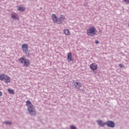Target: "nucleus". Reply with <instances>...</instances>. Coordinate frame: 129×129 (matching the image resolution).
Segmentation results:
<instances>
[{"label": "nucleus", "mask_w": 129, "mask_h": 129, "mask_svg": "<svg viewBox=\"0 0 129 129\" xmlns=\"http://www.w3.org/2000/svg\"><path fill=\"white\" fill-rule=\"evenodd\" d=\"M90 67L91 70H93V71H95V70H97V69L98 68V65L95 63H92L90 65Z\"/></svg>", "instance_id": "423d86ee"}, {"label": "nucleus", "mask_w": 129, "mask_h": 129, "mask_svg": "<svg viewBox=\"0 0 129 129\" xmlns=\"http://www.w3.org/2000/svg\"><path fill=\"white\" fill-rule=\"evenodd\" d=\"M0 80L4 81L5 83H11V77L6 74H2L0 75Z\"/></svg>", "instance_id": "7ed1b4c3"}, {"label": "nucleus", "mask_w": 129, "mask_h": 129, "mask_svg": "<svg viewBox=\"0 0 129 129\" xmlns=\"http://www.w3.org/2000/svg\"><path fill=\"white\" fill-rule=\"evenodd\" d=\"M70 128H71V129H76V127H75V126H73V125H71V126H70Z\"/></svg>", "instance_id": "6ab92c4d"}, {"label": "nucleus", "mask_w": 129, "mask_h": 129, "mask_svg": "<svg viewBox=\"0 0 129 129\" xmlns=\"http://www.w3.org/2000/svg\"><path fill=\"white\" fill-rule=\"evenodd\" d=\"M51 19L53 22H54V23H57L58 21V17L56 15V14H52Z\"/></svg>", "instance_id": "9d476101"}, {"label": "nucleus", "mask_w": 129, "mask_h": 129, "mask_svg": "<svg viewBox=\"0 0 129 129\" xmlns=\"http://www.w3.org/2000/svg\"><path fill=\"white\" fill-rule=\"evenodd\" d=\"M67 60L69 62H71V61L73 60V57L72 56V53H71V52H69L68 54Z\"/></svg>", "instance_id": "9b49d317"}, {"label": "nucleus", "mask_w": 129, "mask_h": 129, "mask_svg": "<svg viewBox=\"0 0 129 129\" xmlns=\"http://www.w3.org/2000/svg\"><path fill=\"white\" fill-rule=\"evenodd\" d=\"M8 92H9V93H10L11 94H15V91H14V90L11 89L10 88H9L8 89Z\"/></svg>", "instance_id": "2eb2a0df"}, {"label": "nucleus", "mask_w": 129, "mask_h": 129, "mask_svg": "<svg viewBox=\"0 0 129 129\" xmlns=\"http://www.w3.org/2000/svg\"><path fill=\"white\" fill-rule=\"evenodd\" d=\"M74 85H75L76 89H80L82 87V85L80 82H75L74 83Z\"/></svg>", "instance_id": "0eeeda50"}, {"label": "nucleus", "mask_w": 129, "mask_h": 129, "mask_svg": "<svg viewBox=\"0 0 129 129\" xmlns=\"http://www.w3.org/2000/svg\"><path fill=\"white\" fill-rule=\"evenodd\" d=\"M26 10V8L21 6H17V11L19 12H24Z\"/></svg>", "instance_id": "ddd939ff"}, {"label": "nucleus", "mask_w": 129, "mask_h": 129, "mask_svg": "<svg viewBox=\"0 0 129 129\" xmlns=\"http://www.w3.org/2000/svg\"><path fill=\"white\" fill-rule=\"evenodd\" d=\"M95 43L96 44H99V41H98V40H96Z\"/></svg>", "instance_id": "412c9836"}, {"label": "nucleus", "mask_w": 129, "mask_h": 129, "mask_svg": "<svg viewBox=\"0 0 129 129\" xmlns=\"http://www.w3.org/2000/svg\"><path fill=\"white\" fill-rule=\"evenodd\" d=\"M63 32L66 36H70V35H71V32H70V31H69L68 29H64Z\"/></svg>", "instance_id": "f8f14e48"}, {"label": "nucleus", "mask_w": 129, "mask_h": 129, "mask_svg": "<svg viewBox=\"0 0 129 129\" xmlns=\"http://www.w3.org/2000/svg\"><path fill=\"white\" fill-rule=\"evenodd\" d=\"M22 49L23 51V52L25 53V54H27L29 52V51L28 50V44L27 43H24L22 44Z\"/></svg>", "instance_id": "39448f33"}, {"label": "nucleus", "mask_w": 129, "mask_h": 129, "mask_svg": "<svg viewBox=\"0 0 129 129\" xmlns=\"http://www.w3.org/2000/svg\"><path fill=\"white\" fill-rule=\"evenodd\" d=\"M1 96H3V92H2L1 91H0V97Z\"/></svg>", "instance_id": "4be33fe9"}, {"label": "nucleus", "mask_w": 129, "mask_h": 129, "mask_svg": "<svg viewBox=\"0 0 129 129\" xmlns=\"http://www.w3.org/2000/svg\"><path fill=\"white\" fill-rule=\"evenodd\" d=\"M124 3H126V4H129V0H123Z\"/></svg>", "instance_id": "aec40b11"}, {"label": "nucleus", "mask_w": 129, "mask_h": 129, "mask_svg": "<svg viewBox=\"0 0 129 129\" xmlns=\"http://www.w3.org/2000/svg\"><path fill=\"white\" fill-rule=\"evenodd\" d=\"M5 123H6L7 124H12V121L5 122Z\"/></svg>", "instance_id": "a211bd4d"}, {"label": "nucleus", "mask_w": 129, "mask_h": 129, "mask_svg": "<svg viewBox=\"0 0 129 129\" xmlns=\"http://www.w3.org/2000/svg\"><path fill=\"white\" fill-rule=\"evenodd\" d=\"M97 122L100 126H104L106 124V123H103L102 121L100 120L97 121Z\"/></svg>", "instance_id": "4468645a"}, {"label": "nucleus", "mask_w": 129, "mask_h": 129, "mask_svg": "<svg viewBox=\"0 0 129 129\" xmlns=\"http://www.w3.org/2000/svg\"><path fill=\"white\" fill-rule=\"evenodd\" d=\"M26 106H27V110L31 115H36V112L35 107L30 100L26 101Z\"/></svg>", "instance_id": "f257e3e1"}, {"label": "nucleus", "mask_w": 129, "mask_h": 129, "mask_svg": "<svg viewBox=\"0 0 129 129\" xmlns=\"http://www.w3.org/2000/svg\"><path fill=\"white\" fill-rule=\"evenodd\" d=\"M11 18L13 19V20H15V21H17V20H20V18L18 17V14H17L16 13H12Z\"/></svg>", "instance_id": "6e6552de"}, {"label": "nucleus", "mask_w": 129, "mask_h": 129, "mask_svg": "<svg viewBox=\"0 0 129 129\" xmlns=\"http://www.w3.org/2000/svg\"><path fill=\"white\" fill-rule=\"evenodd\" d=\"M59 19L61 21H64L65 20V16L61 15Z\"/></svg>", "instance_id": "dca6fc26"}, {"label": "nucleus", "mask_w": 129, "mask_h": 129, "mask_svg": "<svg viewBox=\"0 0 129 129\" xmlns=\"http://www.w3.org/2000/svg\"><path fill=\"white\" fill-rule=\"evenodd\" d=\"M19 61L21 64H23L25 67H29V66L31 65V61L29 59L24 57L19 58Z\"/></svg>", "instance_id": "f03ea898"}, {"label": "nucleus", "mask_w": 129, "mask_h": 129, "mask_svg": "<svg viewBox=\"0 0 129 129\" xmlns=\"http://www.w3.org/2000/svg\"><path fill=\"white\" fill-rule=\"evenodd\" d=\"M106 124L110 127H114L115 126L114 122L111 121H108L107 122H106Z\"/></svg>", "instance_id": "1a4fd4ad"}, {"label": "nucleus", "mask_w": 129, "mask_h": 129, "mask_svg": "<svg viewBox=\"0 0 129 129\" xmlns=\"http://www.w3.org/2000/svg\"><path fill=\"white\" fill-rule=\"evenodd\" d=\"M96 34V29L94 27H91L87 31V35H88V36H91V37H93V36H95Z\"/></svg>", "instance_id": "20e7f679"}, {"label": "nucleus", "mask_w": 129, "mask_h": 129, "mask_svg": "<svg viewBox=\"0 0 129 129\" xmlns=\"http://www.w3.org/2000/svg\"><path fill=\"white\" fill-rule=\"evenodd\" d=\"M119 67H120V68H123V67H124V66L122 64H119Z\"/></svg>", "instance_id": "f3484780"}]
</instances>
